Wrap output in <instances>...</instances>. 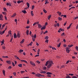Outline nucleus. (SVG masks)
I'll return each instance as SVG.
<instances>
[{"label": "nucleus", "mask_w": 78, "mask_h": 78, "mask_svg": "<svg viewBox=\"0 0 78 78\" xmlns=\"http://www.w3.org/2000/svg\"><path fill=\"white\" fill-rule=\"evenodd\" d=\"M52 64H54L53 63V61H49L48 65L47 66L48 68H50V67H51V66H52Z\"/></svg>", "instance_id": "f257e3e1"}, {"label": "nucleus", "mask_w": 78, "mask_h": 78, "mask_svg": "<svg viewBox=\"0 0 78 78\" xmlns=\"http://www.w3.org/2000/svg\"><path fill=\"white\" fill-rule=\"evenodd\" d=\"M69 49H70V48L69 47L66 48V51L68 53H69V52H70Z\"/></svg>", "instance_id": "f03ea898"}, {"label": "nucleus", "mask_w": 78, "mask_h": 78, "mask_svg": "<svg viewBox=\"0 0 78 78\" xmlns=\"http://www.w3.org/2000/svg\"><path fill=\"white\" fill-rule=\"evenodd\" d=\"M30 64H31V65H32L33 66H36V64L35 63L31 61L30 62Z\"/></svg>", "instance_id": "7ed1b4c3"}, {"label": "nucleus", "mask_w": 78, "mask_h": 78, "mask_svg": "<svg viewBox=\"0 0 78 78\" xmlns=\"http://www.w3.org/2000/svg\"><path fill=\"white\" fill-rule=\"evenodd\" d=\"M6 62L8 64H11V62L10 60H7L6 61Z\"/></svg>", "instance_id": "20e7f679"}, {"label": "nucleus", "mask_w": 78, "mask_h": 78, "mask_svg": "<svg viewBox=\"0 0 78 78\" xmlns=\"http://www.w3.org/2000/svg\"><path fill=\"white\" fill-rule=\"evenodd\" d=\"M41 74L40 73H37L35 74V76H37V77H41Z\"/></svg>", "instance_id": "39448f33"}, {"label": "nucleus", "mask_w": 78, "mask_h": 78, "mask_svg": "<svg viewBox=\"0 0 78 78\" xmlns=\"http://www.w3.org/2000/svg\"><path fill=\"white\" fill-rule=\"evenodd\" d=\"M3 15L2 14H1L0 16V20H3Z\"/></svg>", "instance_id": "423d86ee"}, {"label": "nucleus", "mask_w": 78, "mask_h": 78, "mask_svg": "<svg viewBox=\"0 0 78 78\" xmlns=\"http://www.w3.org/2000/svg\"><path fill=\"white\" fill-rule=\"evenodd\" d=\"M12 31L11 30H9V31H8V33H9V34H10V36H11L12 35V33H11Z\"/></svg>", "instance_id": "0eeeda50"}, {"label": "nucleus", "mask_w": 78, "mask_h": 78, "mask_svg": "<svg viewBox=\"0 0 78 78\" xmlns=\"http://www.w3.org/2000/svg\"><path fill=\"white\" fill-rule=\"evenodd\" d=\"M7 6H11V4L10 3H7L6 4Z\"/></svg>", "instance_id": "6e6552de"}, {"label": "nucleus", "mask_w": 78, "mask_h": 78, "mask_svg": "<svg viewBox=\"0 0 78 78\" xmlns=\"http://www.w3.org/2000/svg\"><path fill=\"white\" fill-rule=\"evenodd\" d=\"M61 42H60L58 44H57V47H60L61 46Z\"/></svg>", "instance_id": "1a4fd4ad"}, {"label": "nucleus", "mask_w": 78, "mask_h": 78, "mask_svg": "<svg viewBox=\"0 0 78 78\" xmlns=\"http://www.w3.org/2000/svg\"><path fill=\"white\" fill-rule=\"evenodd\" d=\"M21 62H24L25 63H27V64H28V62H27V61H25V60H21Z\"/></svg>", "instance_id": "9d476101"}, {"label": "nucleus", "mask_w": 78, "mask_h": 78, "mask_svg": "<svg viewBox=\"0 0 78 78\" xmlns=\"http://www.w3.org/2000/svg\"><path fill=\"white\" fill-rule=\"evenodd\" d=\"M42 25L40 24H38V27L39 28H41L42 27Z\"/></svg>", "instance_id": "9b49d317"}, {"label": "nucleus", "mask_w": 78, "mask_h": 78, "mask_svg": "<svg viewBox=\"0 0 78 78\" xmlns=\"http://www.w3.org/2000/svg\"><path fill=\"white\" fill-rule=\"evenodd\" d=\"M2 73L4 76H5V70L3 69L2 70Z\"/></svg>", "instance_id": "f8f14e48"}, {"label": "nucleus", "mask_w": 78, "mask_h": 78, "mask_svg": "<svg viewBox=\"0 0 78 78\" xmlns=\"http://www.w3.org/2000/svg\"><path fill=\"white\" fill-rule=\"evenodd\" d=\"M24 41H25V39H23L22 41L20 42V44H23V43L24 42Z\"/></svg>", "instance_id": "ddd939ff"}, {"label": "nucleus", "mask_w": 78, "mask_h": 78, "mask_svg": "<svg viewBox=\"0 0 78 78\" xmlns=\"http://www.w3.org/2000/svg\"><path fill=\"white\" fill-rule=\"evenodd\" d=\"M14 57L16 59H19V60H20V59H19V57H17V56L15 55L14 56Z\"/></svg>", "instance_id": "4468645a"}, {"label": "nucleus", "mask_w": 78, "mask_h": 78, "mask_svg": "<svg viewBox=\"0 0 78 78\" xmlns=\"http://www.w3.org/2000/svg\"><path fill=\"white\" fill-rule=\"evenodd\" d=\"M26 4L27 5L28 8H29V7H30V4H29L28 2H27Z\"/></svg>", "instance_id": "2eb2a0df"}, {"label": "nucleus", "mask_w": 78, "mask_h": 78, "mask_svg": "<svg viewBox=\"0 0 78 78\" xmlns=\"http://www.w3.org/2000/svg\"><path fill=\"white\" fill-rule=\"evenodd\" d=\"M47 75H52V73L51 72H48L46 73Z\"/></svg>", "instance_id": "dca6fc26"}, {"label": "nucleus", "mask_w": 78, "mask_h": 78, "mask_svg": "<svg viewBox=\"0 0 78 78\" xmlns=\"http://www.w3.org/2000/svg\"><path fill=\"white\" fill-rule=\"evenodd\" d=\"M16 16V13H14L11 16V17H14Z\"/></svg>", "instance_id": "f3484780"}, {"label": "nucleus", "mask_w": 78, "mask_h": 78, "mask_svg": "<svg viewBox=\"0 0 78 78\" xmlns=\"http://www.w3.org/2000/svg\"><path fill=\"white\" fill-rule=\"evenodd\" d=\"M14 38H17V37L16 35V33H15L14 34Z\"/></svg>", "instance_id": "a211bd4d"}, {"label": "nucleus", "mask_w": 78, "mask_h": 78, "mask_svg": "<svg viewBox=\"0 0 78 78\" xmlns=\"http://www.w3.org/2000/svg\"><path fill=\"white\" fill-rule=\"evenodd\" d=\"M31 15L32 16H34V14L33 13V11H31Z\"/></svg>", "instance_id": "6ab92c4d"}, {"label": "nucleus", "mask_w": 78, "mask_h": 78, "mask_svg": "<svg viewBox=\"0 0 78 78\" xmlns=\"http://www.w3.org/2000/svg\"><path fill=\"white\" fill-rule=\"evenodd\" d=\"M17 36L18 37H19V38L20 37V34L19 33H18L17 35Z\"/></svg>", "instance_id": "aec40b11"}, {"label": "nucleus", "mask_w": 78, "mask_h": 78, "mask_svg": "<svg viewBox=\"0 0 78 78\" xmlns=\"http://www.w3.org/2000/svg\"><path fill=\"white\" fill-rule=\"evenodd\" d=\"M45 27H41V30H45Z\"/></svg>", "instance_id": "412c9836"}, {"label": "nucleus", "mask_w": 78, "mask_h": 78, "mask_svg": "<svg viewBox=\"0 0 78 78\" xmlns=\"http://www.w3.org/2000/svg\"><path fill=\"white\" fill-rule=\"evenodd\" d=\"M57 13L58 14V16H61L62 14L61 12H59V11H58Z\"/></svg>", "instance_id": "4be33fe9"}, {"label": "nucleus", "mask_w": 78, "mask_h": 78, "mask_svg": "<svg viewBox=\"0 0 78 78\" xmlns=\"http://www.w3.org/2000/svg\"><path fill=\"white\" fill-rule=\"evenodd\" d=\"M22 12H23V13H24V14H26V13H27V11L25 10H22Z\"/></svg>", "instance_id": "5701e85b"}, {"label": "nucleus", "mask_w": 78, "mask_h": 78, "mask_svg": "<svg viewBox=\"0 0 78 78\" xmlns=\"http://www.w3.org/2000/svg\"><path fill=\"white\" fill-rule=\"evenodd\" d=\"M26 34L27 35H29V30H27L26 31Z\"/></svg>", "instance_id": "b1692460"}, {"label": "nucleus", "mask_w": 78, "mask_h": 78, "mask_svg": "<svg viewBox=\"0 0 78 78\" xmlns=\"http://www.w3.org/2000/svg\"><path fill=\"white\" fill-rule=\"evenodd\" d=\"M23 50H20L18 52L19 53H22V52H23Z\"/></svg>", "instance_id": "393cba45"}, {"label": "nucleus", "mask_w": 78, "mask_h": 78, "mask_svg": "<svg viewBox=\"0 0 78 78\" xmlns=\"http://www.w3.org/2000/svg\"><path fill=\"white\" fill-rule=\"evenodd\" d=\"M45 5H47V4L48 3V0H45Z\"/></svg>", "instance_id": "a878e982"}, {"label": "nucleus", "mask_w": 78, "mask_h": 78, "mask_svg": "<svg viewBox=\"0 0 78 78\" xmlns=\"http://www.w3.org/2000/svg\"><path fill=\"white\" fill-rule=\"evenodd\" d=\"M73 44H71V45H69L68 46V47H73Z\"/></svg>", "instance_id": "bb28decb"}, {"label": "nucleus", "mask_w": 78, "mask_h": 78, "mask_svg": "<svg viewBox=\"0 0 78 78\" xmlns=\"http://www.w3.org/2000/svg\"><path fill=\"white\" fill-rule=\"evenodd\" d=\"M18 66L20 67H22V64H19L18 65Z\"/></svg>", "instance_id": "cd10ccee"}, {"label": "nucleus", "mask_w": 78, "mask_h": 78, "mask_svg": "<svg viewBox=\"0 0 78 78\" xmlns=\"http://www.w3.org/2000/svg\"><path fill=\"white\" fill-rule=\"evenodd\" d=\"M32 36L34 39H36V34H34V36Z\"/></svg>", "instance_id": "c85d7f7f"}, {"label": "nucleus", "mask_w": 78, "mask_h": 78, "mask_svg": "<svg viewBox=\"0 0 78 78\" xmlns=\"http://www.w3.org/2000/svg\"><path fill=\"white\" fill-rule=\"evenodd\" d=\"M58 20H60V21L62 20V18H61V17H58Z\"/></svg>", "instance_id": "c756f323"}, {"label": "nucleus", "mask_w": 78, "mask_h": 78, "mask_svg": "<svg viewBox=\"0 0 78 78\" xmlns=\"http://www.w3.org/2000/svg\"><path fill=\"white\" fill-rule=\"evenodd\" d=\"M48 61H47V62H46V64L45 65V66H47L48 64Z\"/></svg>", "instance_id": "7c9ffc66"}, {"label": "nucleus", "mask_w": 78, "mask_h": 78, "mask_svg": "<svg viewBox=\"0 0 78 78\" xmlns=\"http://www.w3.org/2000/svg\"><path fill=\"white\" fill-rule=\"evenodd\" d=\"M3 10L5 12H7V10L6 8H3Z\"/></svg>", "instance_id": "2f4dec72"}, {"label": "nucleus", "mask_w": 78, "mask_h": 78, "mask_svg": "<svg viewBox=\"0 0 78 78\" xmlns=\"http://www.w3.org/2000/svg\"><path fill=\"white\" fill-rule=\"evenodd\" d=\"M32 40L34 42V41H35V39H34L35 38H34L33 37V36H32Z\"/></svg>", "instance_id": "473e14b6"}, {"label": "nucleus", "mask_w": 78, "mask_h": 78, "mask_svg": "<svg viewBox=\"0 0 78 78\" xmlns=\"http://www.w3.org/2000/svg\"><path fill=\"white\" fill-rule=\"evenodd\" d=\"M48 39V36H46V37L44 38V39L47 40V39Z\"/></svg>", "instance_id": "72a5a7b5"}, {"label": "nucleus", "mask_w": 78, "mask_h": 78, "mask_svg": "<svg viewBox=\"0 0 78 78\" xmlns=\"http://www.w3.org/2000/svg\"><path fill=\"white\" fill-rule=\"evenodd\" d=\"M51 15H50L48 16V20H50V18H51Z\"/></svg>", "instance_id": "f704fd0d"}, {"label": "nucleus", "mask_w": 78, "mask_h": 78, "mask_svg": "<svg viewBox=\"0 0 78 78\" xmlns=\"http://www.w3.org/2000/svg\"><path fill=\"white\" fill-rule=\"evenodd\" d=\"M34 5H32V9L33 10L34 9Z\"/></svg>", "instance_id": "c9c22d12"}, {"label": "nucleus", "mask_w": 78, "mask_h": 78, "mask_svg": "<svg viewBox=\"0 0 78 78\" xmlns=\"http://www.w3.org/2000/svg\"><path fill=\"white\" fill-rule=\"evenodd\" d=\"M27 24H29V23H30V21H29V19L27 20Z\"/></svg>", "instance_id": "e433bc0d"}, {"label": "nucleus", "mask_w": 78, "mask_h": 78, "mask_svg": "<svg viewBox=\"0 0 78 78\" xmlns=\"http://www.w3.org/2000/svg\"><path fill=\"white\" fill-rule=\"evenodd\" d=\"M36 62H37V64H40V63H41V62L39 61H38V60H37Z\"/></svg>", "instance_id": "4c0bfd02"}, {"label": "nucleus", "mask_w": 78, "mask_h": 78, "mask_svg": "<svg viewBox=\"0 0 78 78\" xmlns=\"http://www.w3.org/2000/svg\"><path fill=\"white\" fill-rule=\"evenodd\" d=\"M12 64L13 67L15 66V64H14V62H12Z\"/></svg>", "instance_id": "58836bf2"}, {"label": "nucleus", "mask_w": 78, "mask_h": 78, "mask_svg": "<svg viewBox=\"0 0 78 78\" xmlns=\"http://www.w3.org/2000/svg\"><path fill=\"white\" fill-rule=\"evenodd\" d=\"M24 72H25V71H20V73H22V74L23 73H24Z\"/></svg>", "instance_id": "ea45409f"}, {"label": "nucleus", "mask_w": 78, "mask_h": 78, "mask_svg": "<svg viewBox=\"0 0 78 78\" xmlns=\"http://www.w3.org/2000/svg\"><path fill=\"white\" fill-rule=\"evenodd\" d=\"M13 74L14 75V76H16V73L14 72L13 73Z\"/></svg>", "instance_id": "a19ab883"}, {"label": "nucleus", "mask_w": 78, "mask_h": 78, "mask_svg": "<svg viewBox=\"0 0 78 78\" xmlns=\"http://www.w3.org/2000/svg\"><path fill=\"white\" fill-rule=\"evenodd\" d=\"M11 68H12V67H11V66H9L8 68V69H11Z\"/></svg>", "instance_id": "79ce46f5"}, {"label": "nucleus", "mask_w": 78, "mask_h": 78, "mask_svg": "<svg viewBox=\"0 0 78 78\" xmlns=\"http://www.w3.org/2000/svg\"><path fill=\"white\" fill-rule=\"evenodd\" d=\"M75 48H76V50H77V51H78V46L76 47Z\"/></svg>", "instance_id": "37998d69"}, {"label": "nucleus", "mask_w": 78, "mask_h": 78, "mask_svg": "<svg viewBox=\"0 0 78 78\" xmlns=\"http://www.w3.org/2000/svg\"><path fill=\"white\" fill-rule=\"evenodd\" d=\"M66 78H71V77H70L69 75L67 76L66 77Z\"/></svg>", "instance_id": "c03bdc74"}, {"label": "nucleus", "mask_w": 78, "mask_h": 78, "mask_svg": "<svg viewBox=\"0 0 78 78\" xmlns=\"http://www.w3.org/2000/svg\"><path fill=\"white\" fill-rule=\"evenodd\" d=\"M2 13L3 14H4V15H6V12H2Z\"/></svg>", "instance_id": "a18cd8bd"}, {"label": "nucleus", "mask_w": 78, "mask_h": 78, "mask_svg": "<svg viewBox=\"0 0 78 78\" xmlns=\"http://www.w3.org/2000/svg\"><path fill=\"white\" fill-rule=\"evenodd\" d=\"M45 42H47V44H48V40H46L45 41Z\"/></svg>", "instance_id": "49530a36"}, {"label": "nucleus", "mask_w": 78, "mask_h": 78, "mask_svg": "<svg viewBox=\"0 0 78 78\" xmlns=\"http://www.w3.org/2000/svg\"><path fill=\"white\" fill-rule=\"evenodd\" d=\"M43 69H44V70H46V69H47V67H43Z\"/></svg>", "instance_id": "de8ad7c7"}, {"label": "nucleus", "mask_w": 78, "mask_h": 78, "mask_svg": "<svg viewBox=\"0 0 78 78\" xmlns=\"http://www.w3.org/2000/svg\"><path fill=\"white\" fill-rule=\"evenodd\" d=\"M48 33V31H47V30H46V31L44 33V34H46V33Z\"/></svg>", "instance_id": "09e8293b"}, {"label": "nucleus", "mask_w": 78, "mask_h": 78, "mask_svg": "<svg viewBox=\"0 0 78 78\" xmlns=\"http://www.w3.org/2000/svg\"><path fill=\"white\" fill-rule=\"evenodd\" d=\"M13 39V38L12 37V38H11L10 40V42H12Z\"/></svg>", "instance_id": "8fccbe9b"}, {"label": "nucleus", "mask_w": 78, "mask_h": 78, "mask_svg": "<svg viewBox=\"0 0 78 78\" xmlns=\"http://www.w3.org/2000/svg\"><path fill=\"white\" fill-rule=\"evenodd\" d=\"M2 49L4 50H5V46H3Z\"/></svg>", "instance_id": "3c124183"}, {"label": "nucleus", "mask_w": 78, "mask_h": 78, "mask_svg": "<svg viewBox=\"0 0 78 78\" xmlns=\"http://www.w3.org/2000/svg\"><path fill=\"white\" fill-rule=\"evenodd\" d=\"M43 11L45 13H47V11H46V10L45 9H44L43 10Z\"/></svg>", "instance_id": "603ef678"}, {"label": "nucleus", "mask_w": 78, "mask_h": 78, "mask_svg": "<svg viewBox=\"0 0 78 78\" xmlns=\"http://www.w3.org/2000/svg\"><path fill=\"white\" fill-rule=\"evenodd\" d=\"M52 50H56V49L55 48L52 47Z\"/></svg>", "instance_id": "864d4df0"}, {"label": "nucleus", "mask_w": 78, "mask_h": 78, "mask_svg": "<svg viewBox=\"0 0 78 78\" xmlns=\"http://www.w3.org/2000/svg\"><path fill=\"white\" fill-rule=\"evenodd\" d=\"M64 35V33H63L61 34V36H63V35Z\"/></svg>", "instance_id": "5fc2aeb1"}, {"label": "nucleus", "mask_w": 78, "mask_h": 78, "mask_svg": "<svg viewBox=\"0 0 78 78\" xmlns=\"http://www.w3.org/2000/svg\"><path fill=\"white\" fill-rule=\"evenodd\" d=\"M17 3H20V0H19V1H18L17 2Z\"/></svg>", "instance_id": "6e6d98bb"}, {"label": "nucleus", "mask_w": 78, "mask_h": 78, "mask_svg": "<svg viewBox=\"0 0 78 78\" xmlns=\"http://www.w3.org/2000/svg\"><path fill=\"white\" fill-rule=\"evenodd\" d=\"M76 19H78V16H76L74 18V20Z\"/></svg>", "instance_id": "4d7b16f0"}, {"label": "nucleus", "mask_w": 78, "mask_h": 78, "mask_svg": "<svg viewBox=\"0 0 78 78\" xmlns=\"http://www.w3.org/2000/svg\"><path fill=\"white\" fill-rule=\"evenodd\" d=\"M76 30H78V24L76 26Z\"/></svg>", "instance_id": "13d9d810"}, {"label": "nucleus", "mask_w": 78, "mask_h": 78, "mask_svg": "<svg viewBox=\"0 0 78 78\" xmlns=\"http://www.w3.org/2000/svg\"><path fill=\"white\" fill-rule=\"evenodd\" d=\"M15 22H16V23H17V19H15Z\"/></svg>", "instance_id": "bf43d9fd"}, {"label": "nucleus", "mask_w": 78, "mask_h": 78, "mask_svg": "<svg viewBox=\"0 0 78 78\" xmlns=\"http://www.w3.org/2000/svg\"><path fill=\"white\" fill-rule=\"evenodd\" d=\"M59 30H60V31H63V29L61 28H60V29H59Z\"/></svg>", "instance_id": "052dcab7"}, {"label": "nucleus", "mask_w": 78, "mask_h": 78, "mask_svg": "<svg viewBox=\"0 0 78 78\" xmlns=\"http://www.w3.org/2000/svg\"><path fill=\"white\" fill-rule=\"evenodd\" d=\"M69 75H71V76H73V74H69Z\"/></svg>", "instance_id": "680f3d73"}, {"label": "nucleus", "mask_w": 78, "mask_h": 78, "mask_svg": "<svg viewBox=\"0 0 78 78\" xmlns=\"http://www.w3.org/2000/svg\"><path fill=\"white\" fill-rule=\"evenodd\" d=\"M26 28H27V29H28V28H30V26H27Z\"/></svg>", "instance_id": "e2e57ef3"}, {"label": "nucleus", "mask_w": 78, "mask_h": 78, "mask_svg": "<svg viewBox=\"0 0 78 78\" xmlns=\"http://www.w3.org/2000/svg\"><path fill=\"white\" fill-rule=\"evenodd\" d=\"M70 27L69 26V27H67V30H69V29H70Z\"/></svg>", "instance_id": "0e129e2a"}, {"label": "nucleus", "mask_w": 78, "mask_h": 78, "mask_svg": "<svg viewBox=\"0 0 78 78\" xmlns=\"http://www.w3.org/2000/svg\"><path fill=\"white\" fill-rule=\"evenodd\" d=\"M57 27H59V23H57Z\"/></svg>", "instance_id": "69168bd1"}, {"label": "nucleus", "mask_w": 78, "mask_h": 78, "mask_svg": "<svg viewBox=\"0 0 78 78\" xmlns=\"http://www.w3.org/2000/svg\"><path fill=\"white\" fill-rule=\"evenodd\" d=\"M72 78H77V77L75 76H73L72 77Z\"/></svg>", "instance_id": "338daca9"}, {"label": "nucleus", "mask_w": 78, "mask_h": 78, "mask_svg": "<svg viewBox=\"0 0 78 78\" xmlns=\"http://www.w3.org/2000/svg\"><path fill=\"white\" fill-rule=\"evenodd\" d=\"M2 44H3V43H4V40H3L2 41Z\"/></svg>", "instance_id": "774afa93"}]
</instances>
